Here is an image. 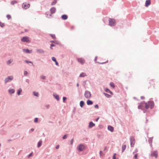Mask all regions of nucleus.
I'll return each mask as SVG.
<instances>
[{
	"label": "nucleus",
	"instance_id": "f257e3e1",
	"mask_svg": "<svg viewBox=\"0 0 159 159\" xmlns=\"http://www.w3.org/2000/svg\"><path fill=\"white\" fill-rule=\"evenodd\" d=\"M154 106V103L153 101H149L148 102H141L138 106V108L144 110L149 108L152 109Z\"/></svg>",
	"mask_w": 159,
	"mask_h": 159
},
{
	"label": "nucleus",
	"instance_id": "f03ea898",
	"mask_svg": "<svg viewBox=\"0 0 159 159\" xmlns=\"http://www.w3.org/2000/svg\"><path fill=\"white\" fill-rule=\"evenodd\" d=\"M109 25L111 26H113L116 24L115 20L113 19L109 18Z\"/></svg>",
	"mask_w": 159,
	"mask_h": 159
},
{
	"label": "nucleus",
	"instance_id": "7ed1b4c3",
	"mask_svg": "<svg viewBox=\"0 0 159 159\" xmlns=\"http://www.w3.org/2000/svg\"><path fill=\"white\" fill-rule=\"evenodd\" d=\"M21 41L23 42H26L29 43L30 41L29 40V38L27 36L24 37L21 39Z\"/></svg>",
	"mask_w": 159,
	"mask_h": 159
},
{
	"label": "nucleus",
	"instance_id": "20e7f679",
	"mask_svg": "<svg viewBox=\"0 0 159 159\" xmlns=\"http://www.w3.org/2000/svg\"><path fill=\"white\" fill-rule=\"evenodd\" d=\"M84 96L86 98H89L91 97L90 93L88 91H86L84 93Z\"/></svg>",
	"mask_w": 159,
	"mask_h": 159
},
{
	"label": "nucleus",
	"instance_id": "39448f33",
	"mask_svg": "<svg viewBox=\"0 0 159 159\" xmlns=\"http://www.w3.org/2000/svg\"><path fill=\"white\" fill-rule=\"evenodd\" d=\"M77 61L81 64L83 65L85 62V60L82 58H80L77 59Z\"/></svg>",
	"mask_w": 159,
	"mask_h": 159
},
{
	"label": "nucleus",
	"instance_id": "423d86ee",
	"mask_svg": "<svg viewBox=\"0 0 159 159\" xmlns=\"http://www.w3.org/2000/svg\"><path fill=\"white\" fill-rule=\"evenodd\" d=\"M13 79V76H9L5 80V83H7L12 80Z\"/></svg>",
	"mask_w": 159,
	"mask_h": 159
},
{
	"label": "nucleus",
	"instance_id": "0eeeda50",
	"mask_svg": "<svg viewBox=\"0 0 159 159\" xmlns=\"http://www.w3.org/2000/svg\"><path fill=\"white\" fill-rule=\"evenodd\" d=\"M152 157H155L157 158L158 157V153L157 151H154L152 152L151 154Z\"/></svg>",
	"mask_w": 159,
	"mask_h": 159
},
{
	"label": "nucleus",
	"instance_id": "6e6552de",
	"mask_svg": "<svg viewBox=\"0 0 159 159\" xmlns=\"http://www.w3.org/2000/svg\"><path fill=\"white\" fill-rule=\"evenodd\" d=\"M85 147L82 144H80L77 147V149L79 151H82L84 148Z\"/></svg>",
	"mask_w": 159,
	"mask_h": 159
},
{
	"label": "nucleus",
	"instance_id": "1a4fd4ad",
	"mask_svg": "<svg viewBox=\"0 0 159 159\" xmlns=\"http://www.w3.org/2000/svg\"><path fill=\"white\" fill-rule=\"evenodd\" d=\"M30 4H29L26 3H24L22 5L23 7L25 9H27L29 7Z\"/></svg>",
	"mask_w": 159,
	"mask_h": 159
},
{
	"label": "nucleus",
	"instance_id": "9d476101",
	"mask_svg": "<svg viewBox=\"0 0 159 159\" xmlns=\"http://www.w3.org/2000/svg\"><path fill=\"white\" fill-rule=\"evenodd\" d=\"M130 143L131 147H133L135 143V139L133 137L130 138Z\"/></svg>",
	"mask_w": 159,
	"mask_h": 159
},
{
	"label": "nucleus",
	"instance_id": "9b49d317",
	"mask_svg": "<svg viewBox=\"0 0 159 159\" xmlns=\"http://www.w3.org/2000/svg\"><path fill=\"white\" fill-rule=\"evenodd\" d=\"M151 4V2L150 0H147L145 2V6L146 7L149 6Z\"/></svg>",
	"mask_w": 159,
	"mask_h": 159
},
{
	"label": "nucleus",
	"instance_id": "f8f14e48",
	"mask_svg": "<svg viewBox=\"0 0 159 159\" xmlns=\"http://www.w3.org/2000/svg\"><path fill=\"white\" fill-rule=\"evenodd\" d=\"M56 8L54 7L52 8L50 10L51 13V14H53L56 11Z\"/></svg>",
	"mask_w": 159,
	"mask_h": 159
},
{
	"label": "nucleus",
	"instance_id": "ddd939ff",
	"mask_svg": "<svg viewBox=\"0 0 159 159\" xmlns=\"http://www.w3.org/2000/svg\"><path fill=\"white\" fill-rule=\"evenodd\" d=\"M108 129L111 132H112L114 130V128L111 126H108Z\"/></svg>",
	"mask_w": 159,
	"mask_h": 159
},
{
	"label": "nucleus",
	"instance_id": "4468645a",
	"mask_svg": "<svg viewBox=\"0 0 159 159\" xmlns=\"http://www.w3.org/2000/svg\"><path fill=\"white\" fill-rule=\"evenodd\" d=\"M53 96L54 97L57 99V100L58 101L59 99V96L55 93L53 94Z\"/></svg>",
	"mask_w": 159,
	"mask_h": 159
},
{
	"label": "nucleus",
	"instance_id": "2eb2a0df",
	"mask_svg": "<svg viewBox=\"0 0 159 159\" xmlns=\"http://www.w3.org/2000/svg\"><path fill=\"white\" fill-rule=\"evenodd\" d=\"M95 125V124L93 123L92 122H90L89 125V127L90 128H91Z\"/></svg>",
	"mask_w": 159,
	"mask_h": 159
},
{
	"label": "nucleus",
	"instance_id": "dca6fc26",
	"mask_svg": "<svg viewBox=\"0 0 159 159\" xmlns=\"http://www.w3.org/2000/svg\"><path fill=\"white\" fill-rule=\"evenodd\" d=\"M37 51L39 53H43L44 52V51L42 49H37Z\"/></svg>",
	"mask_w": 159,
	"mask_h": 159
},
{
	"label": "nucleus",
	"instance_id": "f3484780",
	"mask_svg": "<svg viewBox=\"0 0 159 159\" xmlns=\"http://www.w3.org/2000/svg\"><path fill=\"white\" fill-rule=\"evenodd\" d=\"M126 145H123L122 146V152H123L124 150L126 148Z\"/></svg>",
	"mask_w": 159,
	"mask_h": 159
},
{
	"label": "nucleus",
	"instance_id": "a211bd4d",
	"mask_svg": "<svg viewBox=\"0 0 159 159\" xmlns=\"http://www.w3.org/2000/svg\"><path fill=\"white\" fill-rule=\"evenodd\" d=\"M67 17H67V16L66 15H63L61 16L62 19L64 20H65L67 19Z\"/></svg>",
	"mask_w": 159,
	"mask_h": 159
},
{
	"label": "nucleus",
	"instance_id": "6ab92c4d",
	"mask_svg": "<svg viewBox=\"0 0 159 159\" xmlns=\"http://www.w3.org/2000/svg\"><path fill=\"white\" fill-rule=\"evenodd\" d=\"M86 76H87V75L85 73H81L80 74V77H84Z\"/></svg>",
	"mask_w": 159,
	"mask_h": 159
},
{
	"label": "nucleus",
	"instance_id": "aec40b11",
	"mask_svg": "<svg viewBox=\"0 0 159 159\" xmlns=\"http://www.w3.org/2000/svg\"><path fill=\"white\" fill-rule=\"evenodd\" d=\"M87 103L88 105H92L93 104V102L90 100H88L87 101Z\"/></svg>",
	"mask_w": 159,
	"mask_h": 159
},
{
	"label": "nucleus",
	"instance_id": "412c9836",
	"mask_svg": "<svg viewBox=\"0 0 159 159\" xmlns=\"http://www.w3.org/2000/svg\"><path fill=\"white\" fill-rule=\"evenodd\" d=\"M9 92L10 93H13L15 92V90L13 89H11L9 90Z\"/></svg>",
	"mask_w": 159,
	"mask_h": 159
},
{
	"label": "nucleus",
	"instance_id": "4be33fe9",
	"mask_svg": "<svg viewBox=\"0 0 159 159\" xmlns=\"http://www.w3.org/2000/svg\"><path fill=\"white\" fill-rule=\"evenodd\" d=\"M23 51L25 53H30L31 52V51H30L28 49H24Z\"/></svg>",
	"mask_w": 159,
	"mask_h": 159
},
{
	"label": "nucleus",
	"instance_id": "5701e85b",
	"mask_svg": "<svg viewBox=\"0 0 159 159\" xmlns=\"http://www.w3.org/2000/svg\"><path fill=\"white\" fill-rule=\"evenodd\" d=\"M42 142V141H39L38 144V147H39L41 145Z\"/></svg>",
	"mask_w": 159,
	"mask_h": 159
},
{
	"label": "nucleus",
	"instance_id": "b1692460",
	"mask_svg": "<svg viewBox=\"0 0 159 159\" xmlns=\"http://www.w3.org/2000/svg\"><path fill=\"white\" fill-rule=\"evenodd\" d=\"M84 105V102L83 101H81L80 102V106L81 107H82Z\"/></svg>",
	"mask_w": 159,
	"mask_h": 159
},
{
	"label": "nucleus",
	"instance_id": "393cba45",
	"mask_svg": "<svg viewBox=\"0 0 159 159\" xmlns=\"http://www.w3.org/2000/svg\"><path fill=\"white\" fill-rule=\"evenodd\" d=\"M103 94L107 98H109L111 97V95L107 93H104Z\"/></svg>",
	"mask_w": 159,
	"mask_h": 159
},
{
	"label": "nucleus",
	"instance_id": "a878e982",
	"mask_svg": "<svg viewBox=\"0 0 159 159\" xmlns=\"http://www.w3.org/2000/svg\"><path fill=\"white\" fill-rule=\"evenodd\" d=\"M110 86L113 88H114L115 87L114 84L113 82H111L110 84Z\"/></svg>",
	"mask_w": 159,
	"mask_h": 159
},
{
	"label": "nucleus",
	"instance_id": "bb28decb",
	"mask_svg": "<svg viewBox=\"0 0 159 159\" xmlns=\"http://www.w3.org/2000/svg\"><path fill=\"white\" fill-rule=\"evenodd\" d=\"M57 2V0H54L53 1L51 5H55Z\"/></svg>",
	"mask_w": 159,
	"mask_h": 159
},
{
	"label": "nucleus",
	"instance_id": "cd10ccee",
	"mask_svg": "<svg viewBox=\"0 0 159 159\" xmlns=\"http://www.w3.org/2000/svg\"><path fill=\"white\" fill-rule=\"evenodd\" d=\"M33 94L35 96H37V97L38 96V93L37 92H33Z\"/></svg>",
	"mask_w": 159,
	"mask_h": 159
},
{
	"label": "nucleus",
	"instance_id": "c85d7f7f",
	"mask_svg": "<svg viewBox=\"0 0 159 159\" xmlns=\"http://www.w3.org/2000/svg\"><path fill=\"white\" fill-rule=\"evenodd\" d=\"M22 90L21 89H20L17 91V94L18 95L20 94V93L22 92Z\"/></svg>",
	"mask_w": 159,
	"mask_h": 159
},
{
	"label": "nucleus",
	"instance_id": "c756f323",
	"mask_svg": "<svg viewBox=\"0 0 159 159\" xmlns=\"http://www.w3.org/2000/svg\"><path fill=\"white\" fill-rule=\"evenodd\" d=\"M12 61H13L11 59L7 61V64H10Z\"/></svg>",
	"mask_w": 159,
	"mask_h": 159
},
{
	"label": "nucleus",
	"instance_id": "7c9ffc66",
	"mask_svg": "<svg viewBox=\"0 0 159 159\" xmlns=\"http://www.w3.org/2000/svg\"><path fill=\"white\" fill-rule=\"evenodd\" d=\"M105 91L107 93H109L110 92V90L106 88L105 89Z\"/></svg>",
	"mask_w": 159,
	"mask_h": 159
},
{
	"label": "nucleus",
	"instance_id": "2f4dec72",
	"mask_svg": "<svg viewBox=\"0 0 159 159\" xmlns=\"http://www.w3.org/2000/svg\"><path fill=\"white\" fill-rule=\"evenodd\" d=\"M0 26L2 27H3L4 26V24L2 23L1 22H0Z\"/></svg>",
	"mask_w": 159,
	"mask_h": 159
},
{
	"label": "nucleus",
	"instance_id": "473e14b6",
	"mask_svg": "<svg viewBox=\"0 0 159 159\" xmlns=\"http://www.w3.org/2000/svg\"><path fill=\"white\" fill-rule=\"evenodd\" d=\"M40 78L41 79L44 80L46 79V77L44 75H41L40 77Z\"/></svg>",
	"mask_w": 159,
	"mask_h": 159
},
{
	"label": "nucleus",
	"instance_id": "72a5a7b5",
	"mask_svg": "<svg viewBox=\"0 0 159 159\" xmlns=\"http://www.w3.org/2000/svg\"><path fill=\"white\" fill-rule=\"evenodd\" d=\"M7 17L8 19H9L11 18V16L10 15H7Z\"/></svg>",
	"mask_w": 159,
	"mask_h": 159
},
{
	"label": "nucleus",
	"instance_id": "f704fd0d",
	"mask_svg": "<svg viewBox=\"0 0 159 159\" xmlns=\"http://www.w3.org/2000/svg\"><path fill=\"white\" fill-rule=\"evenodd\" d=\"M150 83L151 84L153 85V84H154V81L152 80H151L150 82Z\"/></svg>",
	"mask_w": 159,
	"mask_h": 159
},
{
	"label": "nucleus",
	"instance_id": "c9c22d12",
	"mask_svg": "<svg viewBox=\"0 0 159 159\" xmlns=\"http://www.w3.org/2000/svg\"><path fill=\"white\" fill-rule=\"evenodd\" d=\"M52 60L53 61L55 62L57 61L56 58L53 57L52 58Z\"/></svg>",
	"mask_w": 159,
	"mask_h": 159
},
{
	"label": "nucleus",
	"instance_id": "e433bc0d",
	"mask_svg": "<svg viewBox=\"0 0 159 159\" xmlns=\"http://www.w3.org/2000/svg\"><path fill=\"white\" fill-rule=\"evenodd\" d=\"M137 156H138L137 154H135L134 156L135 159H137Z\"/></svg>",
	"mask_w": 159,
	"mask_h": 159
},
{
	"label": "nucleus",
	"instance_id": "4c0bfd02",
	"mask_svg": "<svg viewBox=\"0 0 159 159\" xmlns=\"http://www.w3.org/2000/svg\"><path fill=\"white\" fill-rule=\"evenodd\" d=\"M116 153H115L113 156V157H112V159H116Z\"/></svg>",
	"mask_w": 159,
	"mask_h": 159
},
{
	"label": "nucleus",
	"instance_id": "58836bf2",
	"mask_svg": "<svg viewBox=\"0 0 159 159\" xmlns=\"http://www.w3.org/2000/svg\"><path fill=\"white\" fill-rule=\"evenodd\" d=\"M28 74V72L26 71L24 72V74L25 75H27Z\"/></svg>",
	"mask_w": 159,
	"mask_h": 159
},
{
	"label": "nucleus",
	"instance_id": "ea45409f",
	"mask_svg": "<svg viewBox=\"0 0 159 159\" xmlns=\"http://www.w3.org/2000/svg\"><path fill=\"white\" fill-rule=\"evenodd\" d=\"M38 118H35V119H34V122H38Z\"/></svg>",
	"mask_w": 159,
	"mask_h": 159
},
{
	"label": "nucleus",
	"instance_id": "a19ab883",
	"mask_svg": "<svg viewBox=\"0 0 159 159\" xmlns=\"http://www.w3.org/2000/svg\"><path fill=\"white\" fill-rule=\"evenodd\" d=\"M25 62H26V63H32V62L31 61H27V60H25Z\"/></svg>",
	"mask_w": 159,
	"mask_h": 159
},
{
	"label": "nucleus",
	"instance_id": "79ce46f5",
	"mask_svg": "<svg viewBox=\"0 0 159 159\" xmlns=\"http://www.w3.org/2000/svg\"><path fill=\"white\" fill-rule=\"evenodd\" d=\"M66 97H64L63 98V101L64 102H65V101L66 100Z\"/></svg>",
	"mask_w": 159,
	"mask_h": 159
},
{
	"label": "nucleus",
	"instance_id": "37998d69",
	"mask_svg": "<svg viewBox=\"0 0 159 159\" xmlns=\"http://www.w3.org/2000/svg\"><path fill=\"white\" fill-rule=\"evenodd\" d=\"M66 138H67V136H66V135H64V136L63 137V139H64Z\"/></svg>",
	"mask_w": 159,
	"mask_h": 159
},
{
	"label": "nucleus",
	"instance_id": "c03bdc74",
	"mask_svg": "<svg viewBox=\"0 0 159 159\" xmlns=\"http://www.w3.org/2000/svg\"><path fill=\"white\" fill-rule=\"evenodd\" d=\"M95 107L96 108H98V106L97 104V105H96L95 106Z\"/></svg>",
	"mask_w": 159,
	"mask_h": 159
},
{
	"label": "nucleus",
	"instance_id": "a18cd8bd",
	"mask_svg": "<svg viewBox=\"0 0 159 159\" xmlns=\"http://www.w3.org/2000/svg\"><path fill=\"white\" fill-rule=\"evenodd\" d=\"M55 46V45H54V44H51V47H50L51 48V49H52V47H53V46Z\"/></svg>",
	"mask_w": 159,
	"mask_h": 159
},
{
	"label": "nucleus",
	"instance_id": "49530a36",
	"mask_svg": "<svg viewBox=\"0 0 159 159\" xmlns=\"http://www.w3.org/2000/svg\"><path fill=\"white\" fill-rule=\"evenodd\" d=\"M59 145H57L56 146V148L57 149H58L59 148Z\"/></svg>",
	"mask_w": 159,
	"mask_h": 159
},
{
	"label": "nucleus",
	"instance_id": "de8ad7c7",
	"mask_svg": "<svg viewBox=\"0 0 159 159\" xmlns=\"http://www.w3.org/2000/svg\"><path fill=\"white\" fill-rule=\"evenodd\" d=\"M32 156V153H30L28 156V157H29Z\"/></svg>",
	"mask_w": 159,
	"mask_h": 159
},
{
	"label": "nucleus",
	"instance_id": "09e8293b",
	"mask_svg": "<svg viewBox=\"0 0 159 159\" xmlns=\"http://www.w3.org/2000/svg\"><path fill=\"white\" fill-rule=\"evenodd\" d=\"M55 63L56 65L58 66V63L56 61H55Z\"/></svg>",
	"mask_w": 159,
	"mask_h": 159
},
{
	"label": "nucleus",
	"instance_id": "8fccbe9b",
	"mask_svg": "<svg viewBox=\"0 0 159 159\" xmlns=\"http://www.w3.org/2000/svg\"><path fill=\"white\" fill-rule=\"evenodd\" d=\"M144 99V97H141V99Z\"/></svg>",
	"mask_w": 159,
	"mask_h": 159
},
{
	"label": "nucleus",
	"instance_id": "3c124183",
	"mask_svg": "<svg viewBox=\"0 0 159 159\" xmlns=\"http://www.w3.org/2000/svg\"><path fill=\"white\" fill-rule=\"evenodd\" d=\"M109 93H110L112 95L113 94V93L111 91H110V92H109Z\"/></svg>",
	"mask_w": 159,
	"mask_h": 159
},
{
	"label": "nucleus",
	"instance_id": "603ef678",
	"mask_svg": "<svg viewBox=\"0 0 159 159\" xmlns=\"http://www.w3.org/2000/svg\"><path fill=\"white\" fill-rule=\"evenodd\" d=\"M51 36H52V38H53V39L55 38V36H54V35L53 36V35H51Z\"/></svg>",
	"mask_w": 159,
	"mask_h": 159
},
{
	"label": "nucleus",
	"instance_id": "864d4df0",
	"mask_svg": "<svg viewBox=\"0 0 159 159\" xmlns=\"http://www.w3.org/2000/svg\"><path fill=\"white\" fill-rule=\"evenodd\" d=\"M73 140L72 139L71 141V144H72L73 142Z\"/></svg>",
	"mask_w": 159,
	"mask_h": 159
},
{
	"label": "nucleus",
	"instance_id": "5fc2aeb1",
	"mask_svg": "<svg viewBox=\"0 0 159 159\" xmlns=\"http://www.w3.org/2000/svg\"><path fill=\"white\" fill-rule=\"evenodd\" d=\"M99 118H97V119H96V121H98V119H99Z\"/></svg>",
	"mask_w": 159,
	"mask_h": 159
},
{
	"label": "nucleus",
	"instance_id": "6e6d98bb",
	"mask_svg": "<svg viewBox=\"0 0 159 159\" xmlns=\"http://www.w3.org/2000/svg\"><path fill=\"white\" fill-rule=\"evenodd\" d=\"M31 131H33L34 130V129H31Z\"/></svg>",
	"mask_w": 159,
	"mask_h": 159
},
{
	"label": "nucleus",
	"instance_id": "4d7b16f0",
	"mask_svg": "<svg viewBox=\"0 0 159 159\" xmlns=\"http://www.w3.org/2000/svg\"><path fill=\"white\" fill-rule=\"evenodd\" d=\"M77 86H79V84L78 83H77Z\"/></svg>",
	"mask_w": 159,
	"mask_h": 159
},
{
	"label": "nucleus",
	"instance_id": "13d9d810",
	"mask_svg": "<svg viewBox=\"0 0 159 159\" xmlns=\"http://www.w3.org/2000/svg\"><path fill=\"white\" fill-rule=\"evenodd\" d=\"M102 152L101 151H100V155H101V153Z\"/></svg>",
	"mask_w": 159,
	"mask_h": 159
},
{
	"label": "nucleus",
	"instance_id": "bf43d9fd",
	"mask_svg": "<svg viewBox=\"0 0 159 159\" xmlns=\"http://www.w3.org/2000/svg\"><path fill=\"white\" fill-rule=\"evenodd\" d=\"M1 144H0V147L1 146Z\"/></svg>",
	"mask_w": 159,
	"mask_h": 159
},
{
	"label": "nucleus",
	"instance_id": "052dcab7",
	"mask_svg": "<svg viewBox=\"0 0 159 159\" xmlns=\"http://www.w3.org/2000/svg\"><path fill=\"white\" fill-rule=\"evenodd\" d=\"M49 106H47V107H49Z\"/></svg>",
	"mask_w": 159,
	"mask_h": 159
},
{
	"label": "nucleus",
	"instance_id": "680f3d73",
	"mask_svg": "<svg viewBox=\"0 0 159 159\" xmlns=\"http://www.w3.org/2000/svg\"><path fill=\"white\" fill-rule=\"evenodd\" d=\"M49 16H51V15H50Z\"/></svg>",
	"mask_w": 159,
	"mask_h": 159
},
{
	"label": "nucleus",
	"instance_id": "e2e57ef3",
	"mask_svg": "<svg viewBox=\"0 0 159 159\" xmlns=\"http://www.w3.org/2000/svg\"><path fill=\"white\" fill-rule=\"evenodd\" d=\"M47 17H48V15H47Z\"/></svg>",
	"mask_w": 159,
	"mask_h": 159
}]
</instances>
